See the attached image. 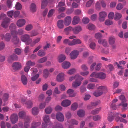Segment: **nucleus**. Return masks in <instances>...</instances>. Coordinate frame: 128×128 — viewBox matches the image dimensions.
I'll use <instances>...</instances> for the list:
<instances>
[{"instance_id":"nucleus-1","label":"nucleus","mask_w":128,"mask_h":128,"mask_svg":"<svg viewBox=\"0 0 128 128\" xmlns=\"http://www.w3.org/2000/svg\"><path fill=\"white\" fill-rule=\"evenodd\" d=\"M90 76L101 80H104L106 78V75L105 73L103 72L97 73L96 72H94L91 74Z\"/></svg>"},{"instance_id":"nucleus-2","label":"nucleus","mask_w":128,"mask_h":128,"mask_svg":"<svg viewBox=\"0 0 128 128\" xmlns=\"http://www.w3.org/2000/svg\"><path fill=\"white\" fill-rule=\"evenodd\" d=\"M30 36L27 34L21 36V39L22 41L25 42L26 45L30 44L32 42V39L30 38Z\"/></svg>"},{"instance_id":"nucleus-3","label":"nucleus","mask_w":128,"mask_h":128,"mask_svg":"<svg viewBox=\"0 0 128 128\" xmlns=\"http://www.w3.org/2000/svg\"><path fill=\"white\" fill-rule=\"evenodd\" d=\"M107 16V14L104 12H101L99 13V20L100 22H104Z\"/></svg>"},{"instance_id":"nucleus-4","label":"nucleus","mask_w":128,"mask_h":128,"mask_svg":"<svg viewBox=\"0 0 128 128\" xmlns=\"http://www.w3.org/2000/svg\"><path fill=\"white\" fill-rule=\"evenodd\" d=\"M18 118L17 114H12L10 116V120L12 124H14L17 122Z\"/></svg>"},{"instance_id":"nucleus-5","label":"nucleus","mask_w":128,"mask_h":128,"mask_svg":"<svg viewBox=\"0 0 128 128\" xmlns=\"http://www.w3.org/2000/svg\"><path fill=\"white\" fill-rule=\"evenodd\" d=\"M10 22L9 18H6L3 20V21L2 23V26L4 28H6L8 26Z\"/></svg>"},{"instance_id":"nucleus-6","label":"nucleus","mask_w":128,"mask_h":128,"mask_svg":"<svg viewBox=\"0 0 128 128\" xmlns=\"http://www.w3.org/2000/svg\"><path fill=\"white\" fill-rule=\"evenodd\" d=\"M79 52L76 50H74L70 54L71 58L73 60L76 58L79 54Z\"/></svg>"},{"instance_id":"nucleus-7","label":"nucleus","mask_w":128,"mask_h":128,"mask_svg":"<svg viewBox=\"0 0 128 128\" xmlns=\"http://www.w3.org/2000/svg\"><path fill=\"white\" fill-rule=\"evenodd\" d=\"M56 118L58 121L60 122H63L64 119L63 114L60 112H58L56 114Z\"/></svg>"},{"instance_id":"nucleus-8","label":"nucleus","mask_w":128,"mask_h":128,"mask_svg":"<svg viewBox=\"0 0 128 128\" xmlns=\"http://www.w3.org/2000/svg\"><path fill=\"white\" fill-rule=\"evenodd\" d=\"M0 36L2 39L4 38L5 40L7 42L9 41L11 38V36L10 34L9 33H6L5 35L2 34H1Z\"/></svg>"},{"instance_id":"nucleus-9","label":"nucleus","mask_w":128,"mask_h":128,"mask_svg":"<svg viewBox=\"0 0 128 128\" xmlns=\"http://www.w3.org/2000/svg\"><path fill=\"white\" fill-rule=\"evenodd\" d=\"M26 23V20L24 19H20L18 20L16 22V24L18 27H22L24 26Z\"/></svg>"},{"instance_id":"nucleus-10","label":"nucleus","mask_w":128,"mask_h":128,"mask_svg":"<svg viewBox=\"0 0 128 128\" xmlns=\"http://www.w3.org/2000/svg\"><path fill=\"white\" fill-rule=\"evenodd\" d=\"M17 59L18 56L14 54L9 56L8 58V61L9 62H11Z\"/></svg>"},{"instance_id":"nucleus-11","label":"nucleus","mask_w":128,"mask_h":128,"mask_svg":"<svg viewBox=\"0 0 128 128\" xmlns=\"http://www.w3.org/2000/svg\"><path fill=\"white\" fill-rule=\"evenodd\" d=\"M82 43L81 41L79 39L75 38L72 41L69 43L70 46L74 45L76 44H79Z\"/></svg>"},{"instance_id":"nucleus-12","label":"nucleus","mask_w":128,"mask_h":128,"mask_svg":"<svg viewBox=\"0 0 128 128\" xmlns=\"http://www.w3.org/2000/svg\"><path fill=\"white\" fill-rule=\"evenodd\" d=\"M72 21V18L70 16H67L64 18V24L65 25L69 26L70 24Z\"/></svg>"},{"instance_id":"nucleus-13","label":"nucleus","mask_w":128,"mask_h":128,"mask_svg":"<svg viewBox=\"0 0 128 128\" xmlns=\"http://www.w3.org/2000/svg\"><path fill=\"white\" fill-rule=\"evenodd\" d=\"M82 30V28L80 26H78L73 28L72 31L74 34H76L81 31Z\"/></svg>"},{"instance_id":"nucleus-14","label":"nucleus","mask_w":128,"mask_h":128,"mask_svg":"<svg viewBox=\"0 0 128 128\" xmlns=\"http://www.w3.org/2000/svg\"><path fill=\"white\" fill-rule=\"evenodd\" d=\"M74 90L72 89H69L67 91V92L70 97H73L76 96V93L74 92Z\"/></svg>"},{"instance_id":"nucleus-15","label":"nucleus","mask_w":128,"mask_h":128,"mask_svg":"<svg viewBox=\"0 0 128 128\" xmlns=\"http://www.w3.org/2000/svg\"><path fill=\"white\" fill-rule=\"evenodd\" d=\"M12 67L14 70H18L21 68V65L20 63L16 62L13 64Z\"/></svg>"},{"instance_id":"nucleus-16","label":"nucleus","mask_w":128,"mask_h":128,"mask_svg":"<svg viewBox=\"0 0 128 128\" xmlns=\"http://www.w3.org/2000/svg\"><path fill=\"white\" fill-rule=\"evenodd\" d=\"M64 79V74L63 73H60L57 76L56 80L58 82H61L63 81Z\"/></svg>"},{"instance_id":"nucleus-17","label":"nucleus","mask_w":128,"mask_h":128,"mask_svg":"<svg viewBox=\"0 0 128 128\" xmlns=\"http://www.w3.org/2000/svg\"><path fill=\"white\" fill-rule=\"evenodd\" d=\"M11 33L12 35H13L14 34L16 35L17 34L21 35L24 33V31L23 30L20 29L18 30V32H17L16 30L11 31Z\"/></svg>"},{"instance_id":"nucleus-18","label":"nucleus","mask_w":128,"mask_h":128,"mask_svg":"<svg viewBox=\"0 0 128 128\" xmlns=\"http://www.w3.org/2000/svg\"><path fill=\"white\" fill-rule=\"evenodd\" d=\"M80 19L77 16H75L74 17L72 21V24L74 25L77 24L79 22Z\"/></svg>"},{"instance_id":"nucleus-19","label":"nucleus","mask_w":128,"mask_h":128,"mask_svg":"<svg viewBox=\"0 0 128 128\" xmlns=\"http://www.w3.org/2000/svg\"><path fill=\"white\" fill-rule=\"evenodd\" d=\"M71 104V102L70 100H66L62 102L61 104L64 106H69Z\"/></svg>"},{"instance_id":"nucleus-20","label":"nucleus","mask_w":128,"mask_h":128,"mask_svg":"<svg viewBox=\"0 0 128 128\" xmlns=\"http://www.w3.org/2000/svg\"><path fill=\"white\" fill-rule=\"evenodd\" d=\"M63 20H58L57 22V26L59 28H62L64 27Z\"/></svg>"},{"instance_id":"nucleus-21","label":"nucleus","mask_w":128,"mask_h":128,"mask_svg":"<svg viewBox=\"0 0 128 128\" xmlns=\"http://www.w3.org/2000/svg\"><path fill=\"white\" fill-rule=\"evenodd\" d=\"M18 114L20 119H23L26 116V113L24 111H20L18 112Z\"/></svg>"},{"instance_id":"nucleus-22","label":"nucleus","mask_w":128,"mask_h":128,"mask_svg":"<svg viewBox=\"0 0 128 128\" xmlns=\"http://www.w3.org/2000/svg\"><path fill=\"white\" fill-rule=\"evenodd\" d=\"M97 89L99 90L100 91H102L103 93L106 92L108 91V89L107 86H100L98 87Z\"/></svg>"},{"instance_id":"nucleus-23","label":"nucleus","mask_w":128,"mask_h":128,"mask_svg":"<svg viewBox=\"0 0 128 128\" xmlns=\"http://www.w3.org/2000/svg\"><path fill=\"white\" fill-rule=\"evenodd\" d=\"M103 94V92L100 91L99 90H95L93 93V95L96 97H98L102 95Z\"/></svg>"},{"instance_id":"nucleus-24","label":"nucleus","mask_w":128,"mask_h":128,"mask_svg":"<svg viewBox=\"0 0 128 128\" xmlns=\"http://www.w3.org/2000/svg\"><path fill=\"white\" fill-rule=\"evenodd\" d=\"M13 36V38L12 39V41L14 44H18L19 42V39L14 34L12 35Z\"/></svg>"},{"instance_id":"nucleus-25","label":"nucleus","mask_w":128,"mask_h":128,"mask_svg":"<svg viewBox=\"0 0 128 128\" xmlns=\"http://www.w3.org/2000/svg\"><path fill=\"white\" fill-rule=\"evenodd\" d=\"M41 124V122H40L33 121L31 123V126L35 128H37L40 126Z\"/></svg>"},{"instance_id":"nucleus-26","label":"nucleus","mask_w":128,"mask_h":128,"mask_svg":"<svg viewBox=\"0 0 128 128\" xmlns=\"http://www.w3.org/2000/svg\"><path fill=\"white\" fill-rule=\"evenodd\" d=\"M62 67L64 69H66L70 67V63L66 61H65L62 64Z\"/></svg>"},{"instance_id":"nucleus-27","label":"nucleus","mask_w":128,"mask_h":128,"mask_svg":"<svg viewBox=\"0 0 128 128\" xmlns=\"http://www.w3.org/2000/svg\"><path fill=\"white\" fill-rule=\"evenodd\" d=\"M98 42L99 44H102L104 46H106L108 45L107 42L105 40L100 39L98 40Z\"/></svg>"},{"instance_id":"nucleus-28","label":"nucleus","mask_w":128,"mask_h":128,"mask_svg":"<svg viewBox=\"0 0 128 128\" xmlns=\"http://www.w3.org/2000/svg\"><path fill=\"white\" fill-rule=\"evenodd\" d=\"M21 80L23 84L25 85L27 84L28 82L27 79L25 75H22V76Z\"/></svg>"},{"instance_id":"nucleus-29","label":"nucleus","mask_w":128,"mask_h":128,"mask_svg":"<svg viewBox=\"0 0 128 128\" xmlns=\"http://www.w3.org/2000/svg\"><path fill=\"white\" fill-rule=\"evenodd\" d=\"M32 114L34 115H37L39 112V110L38 108L34 107L32 109Z\"/></svg>"},{"instance_id":"nucleus-30","label":"nucleus","mask_w":128,"mask_h":128,"mask_svg":"<svg viewBox=\"0 0 128 128\" xmlns=\"http://www.w3.org/2000/svg\"><path fill=\"white\" fill-rule=\"evenodd\" d=\"M75 81L80 82H81L84 79L82 77L78 74H77L75 75Z\"/></svg>"},{"instance_id":"nucleus-31","label":"nucleus","mask_w":128,"mask_h":128,"mask_svg":"<svg viewBox=\"0 0 128 128\" xmlns=\"http://www.w3.org/2000/svg\"><path fill=\"white\" fill-rule=\"evenodd\" d=\"M77 115L80 117H83L84 116L85 112L83 110H80L78 111Z\"/></svg>"},{"instance_id":"nucleus-32","label":"nucleus","mask_w":128,"mask_h":128,"mask_svg":"<svg viewBox=\"0 0 128 128\" xmlns=\"http://www.w3.org/2000/svg\"><path fill=\"white\" fill-rule=\"evenodd\" d=\"M66 58L65 56L63 54H61L58 56V61L60 62H61L64 61Z\"/></svg>"},{"instance_id":"nucleus-33","label":"nucleus","mask_w":128,"mask_h":128,"mask_svg":"<svg viewBox=\"0 0 128 128\" xmlns=\"http://www.w3.org/2000/svg\"><path fill=\"white\" fill-rule=\"evenodd\" d=\"M30 8L32 12H34L36 10V5L32 3L31 4Z\"/></svg>"},{"instance_id":"nucleus-34","label":"nucleus","mask_w":128,"mask_h":128,"mask_svg":"<svg viewBox=\"0 0 128 128\" xmlns=\"http://www.w3.org/2000/svg\"><path fill=\"white\" fill-rule=\"evenodd\" d=\"M52 111V108L50 106L46 108L45 110V111L46 113L48 114H50Z\"/></svg>"},{"instance_id":"nucleus-35","label":"nucleus","mask_w":128,"mask_h":128,"mask_svg":"<svg viewBox=\"0 0 128 128\" xmlns=\"http://www.w3.org/2000/svg\"><path fill=\"white\" fill-rule=\"evenodd\" d=\"M43 120L44 122L48 123L50 122V119L49 116L47 115H46L44 116Z\"/></svg>"},{"instance_id":"nucleus-36","label":"nucleus","mask_w":128,"mask_h":128,"mask_svg":"<svg viewBox=\"0 0 128 128\" xmlns=\"http://www.w3.org/2000/svg\"><path fill=\"white\" fill-rule=\"evenodd\" d=\"M112 115V112H110L108 113V121L110 122H112L114 119V117Z\"/></svg>"},{"instance_id":"nucleus-37","label":"nucleus","mask_w":128,"mask_h":128,"mask_svg":"<svg viewBox=\"0 0 128 128\" xmlns=\"http://www.w3.org/2000/svg\"><path fill=\"white\" fill-rule=\"evenodd\" d=\"M45 52L42 50H39L38 53V55L41 57L44 56L45 55Z\"/></svg>"},{"instance_id":"nucleus-38","label":"nucleus","mask_w":128,"mask_h":128,"mask_svg":"<svg viewBox=\"0 0 128 128\" xmlns=\"http://www.w3.org/2000/svg\"><path fill=\"white\" fill-rule=\"evenodd\" d=\"M49 70L46 69L44 70L43 71V76L44 77L46 78H47L49 74Z\"/></svg>"},{"instance_id":"nucleus-39","label":"nucleus","mask_w":128,"mask_h":128,"mask_svg":"<svg viewBox=\"0 0 128 128\" xmlns=\"http://www.w3.org/2000/svg\"><path fill=\"white\" fill-rule=\"evenodd\" d=\"M81 84V82H78L75 81V82H73L72 86L76 88L80 86Z\"/></svg>"},{"instance_id":"nucleus-40","label":"nucleus","mask_w":128,"mask_h":128,"mask_svg":"<svg viewBox=\"0 0 128 128\" xmlns=\"http://www.w3.org/2000/svg\"><path fill=\"white\" fill-rule=\"evenodd\" d=\"M26 106L28 108H31L32 105V100H29L26 102Z\"/></svg>"},{"instance_id":"nucleus-41","label":"nucleus","mask_w":128,"mask_h":128,"mask_svg":"<svg viewBox=\"0 0 128 128\" xmlns=\"http://www.w3.org/2000/svg\"><path fill=\"white\" fill-rule=\"evenodd\" d=\"M48 1L47 0H42L41 8H44L48 4Z\"/></svg>"},{"instance_id":"nucleus-42","label":"nucleus","mask_w":128,"mask_h":128,"mask_svg":"<svg viewBox=\"0 0 128 128\" xmlns=\"http://www.w3.org/2000/svg\"><path fill=\"white\" fill-rule=\"evenodd\" d=\"M35 64V63L34 62H32L31 60H29L26 62V65L28 66H34Z\"/></svg>"},{"instance_id":"nucleus-43","label":"nucleus","mask_w":128,"mask_h":128,"mask_svg":"<svg viewBox=\"0 0 128 128\" xmlns=\"http://www.w3.org/2000/svg\"><path fill=\"white\" fill-rule=\"evenodd\" d=\"M78 107V105L76 102H74L71 105V109L73 110H76Z\"/></svg>"},{"instance_id":"nucleus-44","label":"nucleus","mask_w":128,"mask_h":128,"mask_svg":"<svg viewBox=\"0 0 128 128\" xmlns=\"http://www.w3.org/2000/svg\"><path fill=\"white\" fill-rule=\"evenodd\" d=\"M40 38H36L33 41L32 44H31L30 45L32 46H33L34 44L38 43L40 40Z\"/></svg>"},{"instance_id":"nucleus-45","label":"nucleus","mask_w":128,"mask_h":128,"mask_svg":"<svg viewBox=\"0 0 128 128\" xmlns=\"http://www.w3.org/2000/svg\"><path fill=\"white\" fill-rule=\"evenodd\" d=\"M122 16V15L120 13H116L115 15L114 19L116 20H118Z\"/></svg>"},{"instance_id":"nucleus-46","label":"nucleus","mask_w":128,"mask_h":128,"mask_svg":"<svg viewBox=\"0 0 128 128\" xmlns=\"http://www.w3.org/2000/svg\"><path fill=\"white\" fill-rule=\"evenodd\" d=\"M100 108H96L94 110H92L91 112V113L93 114H96L98 113L99 112L100 110Z\"/></svg>"},{"instance_id":"nucleus-47","label":"nucleus","mask_w":128,"mask_h":128,"mask_svg":"<svg viewBox=\"0 0 128 128\" xmlns=\"http://www.w3.org/2000/svg\"><path fill=\"white\" fill-rule=\"evenodd\" d=\"M47 60V57L45 56L39 60L38 61V62L39 63H42L46 62Z\"/></svg>"},{"instance_id":"nucleus-48","label":"nucleus","mask_w":128,"mask_h":128,"mask_svg":"<svg viewBox=\"0 0 128 128\" xmlns=\"http://www.w3.org/2000/svg\"><path fill=\"white\" fill-rule=\"evenodd\" d=\"M115 38L114 37L110 36L109 39V42L110 44H113L115 42Z\"/></svg>"},{"instance_id":"nucleus-49","label":"nucleus","mask_w":128,"mask_h":128,"mask_svg":"<svg viewBox=\"0 0 128 128\" xmlns=\"http://www.w3.org/2000/svg\"><path fill=\"white\" fill-rule=\"evenodd\" d=\"M95 28L94 26L92 24L90 23L87 26V28L90 30L94 29Z\"/></svg>"},{"instance_id":"nucleus-50","label":"nucleus","mask_w":128,"mask_h":128,"mask_svg":"<svg viewBox=\"0 0 128 128\" xmlns=\"http://www.w3.org/2000/svg\"><path fill=\"white\" fill-rule=\"evenodd\" d=\"M107 67L108 68L110 71H113L114 69V66L112 64H110L108 65L107 66Z\"/></svg>"},{"instance_id":"nucleus-51","label":"nucleus","mask_w":128,"mask_h":128,"mask_svg":"<svg viewBox=\"0 0 128 128\" xmlns=\"http://www.w3.org/2000/svg\"><path fill=\"white\" fill-rule=\"evenodd\" d=\"M119 99L122 101V102H126L127 101L125 96L123 95H121L119 96Z\"/></svg>"},{"instance_id":"nucleus-52","label":"nucleus","mask_w":128,"mask_h":128,"mask_svg":"<svg viewBox=\"0 0 128 128\" xmlns=\"http://www.w3.org/2000/svg\"><path fill=\"white\" fill-rule=\"evenodd\" d=\"M101 118V116L99 115H95L93 117V119L94 121L99 120Z\"/></svg>"},{"instance_id":"nucleus-53","label":"nucleus","mask_w":128,"mask_h":128,"mask_svg":"<svg viewBox=\"0 0 128 128\" xmlns=\"http://www.w3.org/2000/svg\"><path fill=\"white\" fill-rule=\"evenodd\" d=\"M33 26L32 25L29 24L27 25L25 28V30L27 31L31 30Z\"/></svg>"},{"instance_id":"nucleus-54","label":"nucleus","mask_w":128,"mask_h":128,"mask_svg":"<svg viewBox=\"0 0 128 128\" xmlns=\"http://www.w3.org/2000/svg\"><path fill=\"white\" fill-rule=\"evenodd\" d=\"M16 28L15 24L13 23L12 24H10L9 27L10 29L11 30V32L12 31L15 30V29Z\"/></svg>"},{"instance_id":"nucleus-55","label":"nucleus","mask_w":128,"mask_h":128,"mask_svg":"<svg viewBox=\"0 0 128 128\" xmlns=\"http://www.w3.org/2000/svg\"><path fill=\"white\" fill-rule=\"evenodd\" d=\"M94 1V0H90L87 2L86 4V6L87 7L90 6Z\"/></svg>"},{"instance_id":"nucleus-56","label":"nucleus","mask_w":128,"mask_h":128,"mask_svg":"<svg viewBox=\"0 0 128 128\" xmlns=\"http://www.w3.org/2000/svg\"><path fill=\"white\" fill-rule=\"evenodd\" d=\"M73 28L71 26H69L65 28L64 29V31L66 33H68L71 30L72 31Z\"/></svg>"},{"instance_id":"nucleus-57","label":"nucleus","mask_w":128,"mask_h":128,"mask_svg":"<svg viewBox=\"0 0 128 128\" xmlns=\"http://www.w3.org/2000/svg\"><path fill=\"white\" fill-rule=\"evenodd\" d=\"M95 84H88L87 88L88 89H92L95 87Z\"/></svg>"},{"instance_id":"nucleus-58","label":"nucleus","mask_w":128,"mask_h":128,"mask_svg":"<svg viewBox=\"0 0 128 128\" xmlns=\"http://www.w3.org/2000/svg\"><path fill=\"white\" fill-rule=\"evenodd\" d=\"M31 36H33L37 35L38 33V32L35 30H33L32 31L30 32Z\"/></svg>"},{"instance_id":"nucleus-59","label":"nucleus","mask_w":128,"mask_h":128,"mask_svg":"<svg viewBox=\"0 0 128 128\" xmlns=\"http://www.w3.org/2000/svg\"><path fill=\"white\" fill-rule=\"evenodd\" d=\"M9 97V95L6 93L4 94L3 95L2 99L4 101L7 100Z\"/></svg>"},{"instance_id":"nucleus-60","label":"nucleus","mask_w":128,"mask_h":128,"mask_svg":"<svg viewBox=\"0 0 128 128\" xmlns=\"http://www.w3.org/2000/svg\"><path fill=\"white\" fill-rule=\"evenodd\" d=\"M96 44L94 42H91L90 44V48L92 50H94L96 48Z\"/></svg>"},{"instance_id":"nucleus-61","label":"nucleus","mask_w":128,"mask_h":128,"mask_svg":"<svg viewBox=\"0 0 128 128\" xmlns=\"http://www.w3.org/2000/svg\"><path fill=\"white\" fill-rule=\"evenodd\" d=\"M22 6L21 4L19 2H17L16 5V8L17 10H20L21 9Z\"/></svg>"},{"instance_id":"nucleus-62","label":"nucleus","mask_w":128,"mask_h":128,"mask_svg":"<svg viewBox=\"0 0 128 128\" xmlns=\"http://www.w3.org/2000/svg\"><path fill=\"white\" fill-rule=\"evenodd\" d=\"M101 66V64L100 63H98L95 67V70L97 71H99L100 69Z\"/></svg>"},{"instance_id":"nucleus-63","label":"nucleus","mask_w":128,"mask_h":128,"mask_svg":"<svg viewBox=\"0 0 128 128\" xmlns=\"http://www.w3.org/2000/svg\"><path fill=\"white\" fill-rule=\"evenodd\" d=\"M65 116L67 119L70 118L72 116V114L70 112H66L65 114Z\"/></svg>"},{"instance_id":"nucleus-64","label":"nucleus","mask_w":128,"mask_h":128,"mask_svg":"<svg viewBox=\"0 0 128 128\" xmlns=\"http://www.w3.org/2000/svg\"><path fill=\"white\" fill-rule=\"evenodd\" d=\"M14 52L16 54L18 55H20V54L22 52V51L21 49L18 48L15 49Z\"/></svg>"}]
</instances>
